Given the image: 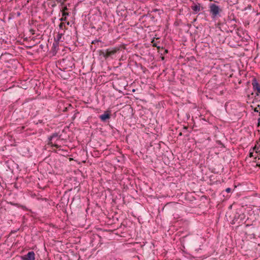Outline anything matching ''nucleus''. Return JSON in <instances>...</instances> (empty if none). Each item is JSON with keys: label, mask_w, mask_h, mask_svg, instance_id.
Masks as SVG:
<instances>
[{"label": "nucleus", "mask_w": 260, "mask_h": 260, "mask_svg": "<svg viewBox=\"0 0 260 260\" xmlns=\"http://www.w3.org/2000/svg\"><path fill=\"white\" fill-rule=\"evenodd\" d=\"M74 61V58L71 56H67L60 59L58 62L59 69L63 71H71L73 67L75 66Z\"/></svg>", "instance_id": "obj_1"}, {"label": "nucleus", "mask_w": 260, "mask_h": 260, "mask_svg": "<svg viewBox=\"0 0 260 260\" xmlns=\"http://www.w3.org/2000/svg\"><path fill=\"white\" fill-rule=\"evenodd\" d=\"M222 10L218 6L215 4H210V12L213 18H214L219 15V13Z\"/></svg>", "instance_id": "obj_2"}, {"label": "nucleus", "mask_w": 260, "mask_h": 260, "mask_svg": "<svg viewBox=\"0 0 260 260\" xmlns=\"http://www.w3.org/2000/svg\"><path fill=\"white\" fill-rule=\"evenodd\" d=\"M245 217V216L244 214H239L238 213H236L232 221L231 222V223L232 224H235L236 223L238 224L239 225H240L241 223H242L243 220H244Z\"/></svg>", "instance_id": "obj_3"}, {"label": "nucleus", "mask_w": 260, "mask_h": 260, "mask_svg": "<svg viewBox=\"0 0 260 260\" xmlns=\"http://www.w3.org/2000/svg\"><path fill=\"white\" fill-rule=\"evenodd\" d=\"M119 51L120 49L118 47L109 48L106 49L107 59L109 58H113V56Z\"/></svg>", "instance_id": "obj_4"}, {"label": "nucleus", "mask_w": 260, "mask_h": 260, "mask_svg": "<svg viewBox=\"0 0 260 260\" xmlns=\"http://www.w3.org/2000/svg\"><path fill=\"white\" fill-rule=\"evenodd\" d=\"M191 10L193 11V14H197L200 11L203 10V7L201 6L199 3H193L192 5L190 6Z\"/></svg>", "instance_id": "obj_5"}, {"label": "nucleus", "mask_w": 260, "mask_h": 260, "mask_svg": "<svg viewBox=\"0 0 260 260\" xmlns=\"http://www.w3.org/2000/svg\"><path fill=\"white\" fill-rule=\"evenodd\" d=\"M22 260H35V253L33 251H29L26 254L21 256Z\"/></svg>", "instance_id": "obj_6"}, {"label": "nucleus", "mask_w": 260, "mask_h": 260, "mask_svg": "<svg viewBox=\"0 0 260 260\" xmlns=\"http://www.w3.org/2000/svg\"><path fill=\"white\" fill-rule=\"evenodd\" d=\"M252 85L253 86V89L254 91H256V95H258L260 94V84L258 83L255 78H253L252 80Z\"/></svg>", "instance_id": "obj_7"}, {"label": "nucleus", "mask_w": 260, "mask_h": 260, "mask_svg": "<svg viewBox=\"0 0 260 260\" xmlns=\"http://www.w3.org/2000/svg\"><path fill=\"white\" fill-rule=\"evenodd\" d=\"M100 119L103 122H106L111 118V111L107 110L104 112L103 114L99 116Z\"/></svg>", "instance_id": "obj_8"}, {"label": "nucleus", "mask_w": 260, "mask_h": 260, "mask_svg": "<svg viewBox=\"0 0 260 260\" xmlns=\"http://www.w3.org/2000/svg\"><path fill=\"white\" fill-rule=\"evenodd\" d=\"M231 16L229 17V19L228 20V22L229 23H231L230 27L234 29H235L237 27V25L235 23L233 24L232 22H233V21L236 22L237 21V19L234 17V15H233V18H231Z\"/></svg>", "instance_id": "obj_9"}, {"label": "nucleus", "mask_w": 260, "mask_h": 260, "mask_svg": "<svg viewBox=\"0 0 260 260\" xmlns=\"http://www.w3.org/2000/svg\"><path fill=\"white\" fill-rule=\"evenodd\" d=\"M57 148H58V150L56 151V153H57L60 155H68V151L67 150L61 149L60 146H59V147Z\"/></svg>", "instance_id": "obj_10"}, {"label": "nucleus", "mask_w": 260, "mask_h": 260, "mask_svg": "<svg viewBox=\"0 0 260 260\" xmlns=\"http://www.w3.org/2000/svg\"><path fill=\"white\" fill-rule=\"evenodd\" d=\"M53 137L52 136V135H51L49 137H48V145H51L52 147H54L55 148H59V146L57 144H53L52 143V140H53Z\"/></svg>", "instance_id": "obj_11"}, {"label": "nucleus", "mask_w": 260, "mask_h": 260, "mask_svg": "<svg viewBox=\"0 0 260 260\" xmlns=\"http://www.w3.org/2000/svg\"><path fill=\"white\" fill-rule=\"evenodd\" d=\"M98 52L100 56L104 57L105 59H107L106 50H99Z\"/></svg>", "instance_id": "obj_12"}, {"label": "nucleus", "mask_w": 260, "mask_h": 260, "mask_svg": "<svg viewBox=\"0 0 260 260\" xmlns=\"http://www.w3.org/2000/svg\"><path fill=\"white\" fill-rule=\"evenodd\" d=\"M63 33H59L58 32L57 35L56 37L54 38V41L59 43L60 41V39L62 38V36L63 35Z\"/></svg>", "instance_id": "obj_13"}, {"label": "nucleus", "mask_w": 260, "mask_h": 260, "mask_svg": "<svg viewBox=\"0 0 260 260\" xmlns=\"http://www.w3.org/2000/svg\"><path fill=\"white\" fill-rule=\"evenodd\" d=\"M58 44L59 43L55 42L53 44V47H52V50L53 51H56V49L58 47Z\"/></svg>", "instance_id": "obj_14"}, {"label": "nucleus", "mask_w": 260, "mask_h": 260, "mask_svg": "<svg viewBox=\"0 0 260 260\" xmlns=\"http://www.w3.org/2000/svg\"><path fill=\"white\" fill-rule=\"evenodd\" d=\"M51 135L53 139L56 138L57 140H59L61 137V135H59L58 133H53Z\"/></svg>", "instance_id": "obj_15"}, {"label": "nucleus", "mask_w": 260, "mask_h": 260, "mask_svg": "<svg viewBox=\"0 0 260 260\" xmlns=\"http://www.w3.org/2000/svg\"><path fill=\"white\" fill-rule=\"evenodd\" d=\"M100 42V43H103L101 40H100V39H95L94 40H93L92 42H91V44H93V45H96L97 44V45H99V43Z\"/></svg>", "instance_id": "obj_16"}, {"label": "nucleus", "mask_w": 260, "mask_h": 260, "mask_svg": "<svg viewBox=\"0 0 260 260\" xmlns=\"http://www.w3.org/2000/svg\"><path fill=\"white\" fill-rule=\"evenodd\" d=\"M260 148V144L258 146H257L256 145H255L253 147V150L255 151V153H257L259 152L260 150H259V148Z\"/></svg>", "instance_id": "obj_17"}, {"label": "nucleus", "mask_w": 260, "mask_h": 260, "mask_svg": "<svg viewBox=\"0 0 260 260\" xmlns=\"http://www.w3.org/2000/svg\"><path fill=\"white\" fill-rule=\"evenodd\" d=\"M168 50L167 49H164L162 47L161 49L160 54L161 55H164L167 53H168Z\"/></svg>", "instance_id": "obj_18"}, {"label": "nucleus", "mask_w": 260, "mask_h": 260, "mask_svg": "<svg viewBox=\"0 0 260 260\" xmlns=\"http://www.w3.org/2000/svg\"><path fill=\"white\" fill-rule=\"evenodd\" d=\"M151 43H153V46L157 47V48L159 50L160 47L159 46H157L156 43H154V39L151 41Z\"/></svg>", "instance_id": "obj_19"}, {"label": "nucleus", "mask_w": 260, "mask_h": 260, "mask_svg": "<svg viewBox=\"0 0 260 260\" xmlns=\"http://www.w3.org/2000/svg\"><path fill=\"white\" fill-rule=\"evenodd\" d=\"M71 107H72V105H71V104H69V105H68V107H65V108L63 109V110H62V111H63V112H67V111H68L69 109L70 108H71Z\"/></svg>", "instance_id": "obj_20"}, {"label": "nucleus", "mask_w": 260, "mask_h": 260, "mask_svg": "<svg viewBox=\"0 0 260 260\" xmlns=\"http://www.w3.org/2000/svg\"><path fill=\"white\" fill-rule=\"evenodd\" d=\"M59 27L60 29H63V27H66L65 24L63 22H60L59 24Z\"/></svg>", "instance_id": "obj_21"}, {"label": "nucleus", "mask_w": 260, "mask_h": 260, "mask_svg": "<svg viewBox=\"0 0 260 260\" xmlns=\"http://www.w3.org/2000/svg\"><path fill=\"white\" fill-rule=\"evenodd\" d=\"M62 16L67 18V16H69V13L67 12H62Z\"/></svg>", "instance_id": "obj_22"}, {"label": "nucleus", "mask_w": 260, "mask_h": 260, "mask_svg": "<svg viewBox=\"0 0 260 260\" xmlns=\"http://www.w3.org/2000/svg\"><path fill=\"white\" fill-rule=\"evenodd\" d=\"M68 10V8L67 6H63L62 7V9L60 10V11L61 12H66V11H67Z\"/></svg>", "instance_id": "obj_23"}, {"label": "nucleus", "mask_w": 260, "mask_h": 260, "mask_svg": "<svg viewBox=\"0 0 260 260\" xmlns=\"http://www.w3.org/2000/svg\"><path fill=\"white\" fill-rule=\"evenodd\" d=\"M258 102H259V100H258V99L257 98L255 97L254 98V99L253 100V101H252V103L253 104H254V103H257Z\"/></svg>", "instance_id": "obj_24"}, {"label": "nucleus", "mask_w": 260, "mask_h": 260, "mask_svg": "<svg viewBox=\"0 0 260 260\" xmlns=\"http://www.w3.org/2000/svg\"><path fill=\"white\" fill-rule=\"evenodd\" d=\"M146 17H149L152 20H153L154 19V17L151 15V13H148L146 15Z\"/></svg>", "instance_id": "obj_25"}, {"label": "nucleus", "mask_w": 260, "mask_h": 260, "mask_svg": "<svg viewBox=\"0 0 260 260\" xmlns=\"http://www.w3.org/2000/svg\"><path fill=\"white\" fill-rule=\"evenodd\" d=\"M67 20V18L66 17H64L63 16H62V17L61 18L59 19V20L62 22V21H66Z\"/></svg>", "instance_id": "obj_26"}, {"label": "nucleus", "mask_w": 260, "mask_h": 260, "mask_svg": "<svg viewBox=\"0 0 260 260\" xmlns=\"http://www.w3.org/2000/svg\"><path fill=\"white\" fill-rule=\"evenodd\" d=\"M231 191H232V189L230 187H228V188H226V189H225V191L228 193L231 192Z\"/></svg>", "instance_id": "obj_27"}, {"label": "nucleus", "mask_w": 260, "mask_h": 260, "mask_svg": "<svg viewBox=\"0 0 260 260\" xmlns=\"http://www.w3.org/2000/svg\"><path fill=\"white\" fill-rule=\"evenodd\" d=\"M58 3H60V5L62 7H63L64 5V1L61 0V2H58Z\"/></svg>", "instance_id": "obj_28"}, {"label": "nucleus", "mask_w": 260, "mask_h": 260, "mask_svg": "<svg viewBox=\"0 0 260 260\" xmlns=\"http://www.w3.org/2000/svg\"><path fill=\"white\" fill-rule=\"evenodd\" d=\"M253 111L255 112H259V110L257 109V107H256L253 109Z\"/></svg>", "instance_id": "obj_29"}, {"label": "nucleus", "mask_w": 260, "mask_h": 260, "mask_svg": "<svg viewBox=\"0 0 260 260\" xmlns=\"http://www.w3.org/2000/svg\"><path fill=\"white\" fill-rule=\"evenodd\" d=\"M252 8V6L250 5H248V6L245 8V10L246 9H251Z\"/></svg>", "instance_id": "obj_30"}, {"label": "nucleus", "mask_w": 260, "mask_h": 260, "mask_svg": "<svg viewBox=\"0 0 260 260\" xmlns=\"http://www.w3.org/2000/svg\"><path fill=\"white\" fill-rule=\"evenodd\" d=\"M253 152H250L249 154V157H253Z\"/></svg>", "instance_id": "obj_31"}, {"label": "nucleus", "mask_w": 260, "mask_h": 260, "mask_svg": "<svg viewBox=\"0 0 260 260\" xmlns=\"http://www.w3.org/2000/svg\"><path fill=\"white\" fill-rule=\"evenodd\" d=\"M201 198L205 199H207V197L206 196H202Z\"/></svg>", "instance_id": "obj_32"}, {"label": "nucleus", "mask_w": 260, "mask_h": 260, "mask_svg": "<svg viewBox=\"0 0 260 260\" xmlns=\"http://www.w3.org/2000/svg\"><path fill=\"white\" fill-rule=\"evenodd\" d=\"M21 14V13L20 12H17V16H19Z\"/></svg>", "instance_id": "obj_33"}, {"label": "nucleus", "mask_w": 260, "mask_h": 260, "mask_svg": "<svg viewBox=\"0 0 260 260\" xmlns=\"http://www.w3.org/2000/svg\"><path fill=\"white\" fill-rule=\"evenodd\" d=\"M260 125V117L258 119V126Z\"/></svg>", "instance_id": "obj_34"}, {"label": "nucleus", "mask_w": 260, "mask_h": 260, "mask_svg": "<svg viewBox=\"0 0 260 260\" xmlns=\"http://www.w3.org/2000/svg\"><path fill=\"white\" fill-rule=\"evenodd\" d=\"M252 224H247L246 225V227H249V226H252Z\"/></svg>", "instance_id": "obj_35"}, {"label": "nucleus", "mask_w": 260, "mask_h": 260, "mask_svg": "<svg viewBox=\"0 0 260 260\" xmlns=\"http://www.w3.org/2000/svg\"><path fill=\"white\" fill-rule=\"evenodd\" d=\"M30 31H31V32H32V34H35V32H34V31H34V30L31 29V30H30Z\"/></svg>", "instance_id": "obj_36"}, {"label": "nucleus", "mask_w": 260, "mask_h": 260, "mask_svg": "<svg viewBox=\"0 0 260 260\" xmlns=\"http://www.w3.org/2000/svg\"><path fill=\"white\" fill-rule=\"evenodd\" d=\"M182 135V133L181 132L179 133L178 136H181Z\"/></svg>", "instance_id": "obj_37"}, {"label": "nucleus", "mask_w": 260, "mask_h": 260, "mask_svg": "<svg viewBox=\"0 0 260 260\" xmlns=\"http://www.w3.org/2000/svg\"><path fill=\"white\" fill-rule=\"evenodd\" d=\"M226 32H233V30H227Z\"/></svg>", "instance_id": "obj_38"}, {"label": "nucleus", "mask_w": 260, "mask_h": 260, "mask_svg": "<svg viewBox=\"0 0 260 260\" xmlns=\"http://www.w3.org/2000/svg\"><path fill=\"white\" fill-rule=\"evenodd\" d=\"M256 107H257V108H259L260 109V105L259 104H258Z\"/></svg>", "instance_id": "obj_39"}, {"label": "nucleus", "mask_w": 260, "mask_h": 260, "mask_svg": "<svg viewBox=\"0 0 260 260\" xmlns=\"http://www.w3.org/2000/svg\"><path fill=\"white\" fill-rule=\"evenodd\" d=\"M98 46H94V51H95L96 50V49L97 48Z\"/></svg>", "instance_id": "obj_40"}, {"label": "nucleus", "mask_w": 260, "mask_h": 260, "mask_svg": "<svg viewBox=\"0 0 260 260\" xmlns=\"http://www.w3.org/2000/svg\"><path fill=\"white\" fill-rule=\"evenodd\" d=\"M257 157H256H256H255L254 158V159H255V161H256V160H257Z\"/></svg>", "instance_id": "obj_41"}, {"label": "nucleus", "mask_w": 260, "mask_h": 260, "mask_svg": "<svg viewBox=\"0 0 260 260\" xmlns=\"http://www.w3.org/2000/svg\"><path fill=\"white\" fill-rule=\"evenodd\" d=\"M257 157H256H256H255L254 158V159H255V161H256V160H257Z\"/></svg>", "instance_id": "obj_42"}, {"label": "nucleus", "mask_w": 260, "mask_h": 260, "mask_svg": "<svg viewBox=\"0 0 260 260\" xmlns=\"http://www.w3.org/2000/svg\"><path fill=\"white\" fill-rule=\"evenodd\" d=\"M256 166H258V167H260V164H256Z\"/></svg>", "instance_id": "obj_43"}, {"label": "nucleus", "mask_w": 260, "mask_h": 260, "mask_svg": "<svg viewBox=\"0 0 260 260\" xmlns=\"http://www.w3.org/2000/svg\"><path fill=\"white\" fill-rule=\"evenodd\" d=\"M164 59H165L164 56H162V57H161V59H162V60H164Z\"/></svg>", "instance_id": "obj_44"}, {"label": "nucleus", "mask_w": 260, "mask_h": 260, "mask_svg": "<svg viewBox=\"0 0 260 260\" xmlns=\"http://www.w3.org/2000/svg\"><path fill=\"white\" fill-rule=\"evenodd\" d=\"M75 117H76V116H75V115H74V116L72 118L73 119H74L75 118Z\"/></svg>", "instance_id": "obj_45"}, {"label": "nucleus", "mask_w": 260, "mask_h": 260, "mask_svg": "<svg viewBox=\"0 0 260 260\" xmlns=\"http://www.w3.org/2000/svg\"><path fill=\"white\" fill-rule=\"evenodd\" d=\"M257 154L259 156V157H260V151H259V152L258 153H257Z\"/></svg>", "instance_id": "obj_46"}, {"label": "nucleus", "mask_w": 260, "mask_h": 260, "mask_svg": "<svg viewBox=\"0 0 260 260\" xmlns=\"http://www.w3.org/2000/svg\"><path fill=\"white\" fill-rule=\"evenodd\" d=\"M183 128H184V129H187V127H185V126H184V127H183Z\"/></svg>", "instance_id": "obj_47"}, {"label": "nucleus", "mask_w": 260, "mask_h": 260, "mask_svg": "<svg viewBox=\"0 0 260 260\" xmlns=\"http://www.w3.org/2000/svg\"><path fill=\"white\" fill-rule=\"evenodd\" d=\"M157 11V9H155V10H153V11H154V12H156V11Z\"/></svg>", "instance_id": "obj_48"}, {"label": "nucleus", "mask_w": 260, "mask_h": 260, "mask_svg": "<svg viewBox=\"0 0 260 260\" xmlns=\"http://www.w3.org/2000/svg\"><path fill=\"white\" fill-rule=\"evenodd\" d=\"M259 102H260V99H259Z\"/></svg>", "instance_id": "obj_49"}]
</instances>
